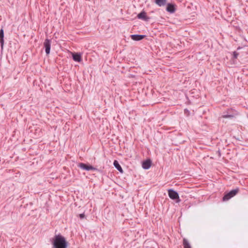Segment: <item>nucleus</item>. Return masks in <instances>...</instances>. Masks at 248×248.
Wrapping results in <instances>:
<instances>
[{"mask_svg": "<svg viewBox=\"0 0 248 248\" xmlns=\"http://www.w3.org/2000/svg\"><path fill=\"white\" fill-rule=\"evenodd\" d=\"M233 56H234V57L235 58H237V56H238V53H236V52H233Z\"/></svg>", "mask_w": 248, "mask_h": 248, "instance_id": "nucleus-17", "label": "nucleus"}, {"mask_svg": "<svg viewBox=\"0 0 248 248\" xmlns=\"http://www.w3.org/2000/svg\"><path fill=\"white\" fill-rule=\"evenodd\" d=\"M234 117L233 115H224L222 116V118H232Z\"/></svg>", "mask_w": 248, "mask_h": 248, "instance_id": "nucleus-15", "label": "nucleus"}, {"mask_svg": "<svg viewBox=\"0 0 248 248\" xmlns=\"http://www.w3.org/2000/svg\"><path fill=\"white\" fill-rule=\"evenodd\" d=\"M79 217H80V218H81V219H82V218H84V217H85V215H84V214H79Z\"/></svg>", "mask_w": 248, "mask_h": 248, "instance_id": "nucleus-16", "label": "nucleus"}, {"mask_svg": "<svg viewBox=\"0 0 248 248\" xmlns=\"http://www.w3.org/2000/svg\"><path fill=\"white\" fill-rule=\"evenodd\" d=\"M113 165L121 173L123 172V170L120 165L119 162L117 160H114L113 162Z\"/></svg>", "mask_w": 248, "mask_h": 248, "instance_id": "nucleus-10", "label": "nucleus"}, {"mask_svg": "<svg viewBox=\"0 0 248 248\" xmlns=\"http://www.w3.org/2000/svg\"><path fill=\"white\" fill-rule=\"evenodd\" d=\"M73 60L76 62H80L82 60L81 55L78 53H73Z\"/></svg>", "mask_w": 248, "mask_h": 248, "instance_id": "nucleus-6", "label": "nucleus"}, {"mask_svg": "<svg viewBox=\"0 0 248 248\" xmlns=\"http://www.w3.org/2000/svg\"><path fill=\"white\" fill-rule=\"evenodd\" d=\"M4 31L3 29H1L0 30V43L1 48L3 47L4 44Z\"/></svg>", "mask_w": 248, "mask_h": 248, "instance_id": "nucleus-9", "label": "nucleus"}, {"mask_svg": "<svg viewBox=\"0 0 248 248\" xmlns=\"http://www.w3.org/2000/svg\"><path fill=\"white\" fill-rule=\"evenodd\" d=\"M155 1L159 6H163L166 4L167 0H155Z\"/></svg>", "mask_w": 248, "mask_h": 248, "instance_id": "nucleus-11", "label": "nucleus"}, {"mask_svg": "<svg viewBox=\"0 0 248 248\" xmlns=\"http://www.w3.org/2000/svg\"><path fill=\"white\" fill-rule=\"evenodd\" d=\"M52 245L53 248H66L67 247L65 238L60 234L54 236L52 240Z\"/></svg>", "mask_w": 248, "mask_h": 248, "instance_id": "nucleus-1", "label": "nucleus"}, {"mask_svg": "<svg viewBox=\"0 0 248 248\" xmlns=\"http://www.w3.org/2000/svg\"><path fill=\"white\" fill-rule=\"evenodd\" d=\"M44 45L45 47V51L46 54H49L50 50L51 41L50 40L46 39L44 43Z\"/></svg>", "mask_w": 248, "mask_h": 248, "instance_id": "nucleus-4", "label": "nucleus"}, {"mask_svg": "<svg viewBox=\"0 0 248 248\" xmlns=\"http://www.w3.org/2000/svg\"><path fill=\"white\" fill-rule=\"evenodd\" d=\"M78 166L81 169L87 170H94L95 168L91 165H87L83 163H80L78 164Z\"/></svg>", "mask_w": 248, "mask_h": 248, "instance_id": "nucleus-5", "label": "nucleus"}, {"mask_svg": "<svg viewBox=\"0 0 248 248\" xmlns=\"http://www.w3.org/2000/svg\"><path fill=\"white\" fill-rule=\"evenodd\" d=\"M168 195L169 197L172 200H176L177 202H179L180 200L178 194L173 189H169L168 190Z\"/></svg>", "mask_w": 248, "mask_h": 248, "instance_id": "nucleus-2", "label": "nucleus"}, {"mask_svg": "<svg viewBox=\"0 0 248 248\" xmlns=\"http://www.w3.org/2000/svg\"><path fill=\"white\" fill-rule=\"evenodd\" d=\"M138 17L139 18L144 19L146 17V13L145 12H141L138 14Z\"/></svg>", "mask_w": 248, "mask_h": 248, "instance_id": "nucleus-14", "label": "nucleus"}, {"mask_svg": "<svg viewBox=\"0 0 248 248\" xmlns=\"http://www.w3.org/2000/svg\"><path fill=\"white\" fill-rule=\"evenodd\" d=\"M183 245L184 248H192L188 240L186 238L183 240Z\"/></svg>", "mask_w": 248, "mask_h": 248, "instance_id": "nucleus-12", "label": "nucleus"}, {"mask_svg": "<svg viewBox=\"0 0 248 248\" xmlns=\"http://www.w3.org/2000/svg\"><path fill=\"white\" fill-rule=\"evenodd\" d=\"M151 161L150 160H147L142 163V168L144 169H148L151 167Z\"/></svg>", "mask_w": 248, "mask_h": 248, "instance_id": "nucleus-8", "label": "nucleus"}, {"mask_svg": "<svg viewBox=\"0 0 248 248\" xmlns=\"http://www.w3.org/2000/svg\"><path fill=\"white\" fill-rule=\"evenodd\" d=\"M145 37V35H132L131 38L132 40L135 41H140L142 40Z\"/></svg>", "mask_w": 248, "mask_h": 248, "instance_id": "nucleus-7", "label": "nucleus"}, {"mask_svg": "<svg viewBox=\"0 0 248 248\" xmlns=\"http://www.w3.org/2000/svg\"><path fill=\"white\" fill-rule=\"evenodd\" d=\"M167 11L170 13H173L175 11L174 5L171 4H168L167 7Z\"/></svg>", "mask_w": 248, "mask_h": 248, "instance_id": "nucleus-13", "label": "nucleus"}, {"mask_svg": "<svg viewBox=\"0 0 248 248\" xmlns=\"http://www.w3.org/2000/svg\"><path fill=\"white\" fill-rule=\"evenodd\" d=\"M238 191L239 189L238 188L231 190L223 197V201H226L229 200L230 199L234 196L238 192Z\"/></svg>", "mask_w": 248, "mask_h": 248, "instance_id": "nucleus-3", "label": "nucleus"}]
</instances>
